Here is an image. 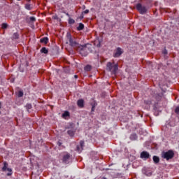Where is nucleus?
Masks as SVG:
<instances>
[{
    "label": "nucleus",
    "mask_w": 179,
    "mask_h": 179,
    "mask_svg": "<svg viewBox=\"0 0 179 179\" xmlns=\"http://www.w3.org/2000/svg\"><path fill=\"white\" fill-rule=\"evenodd\" d=\"M130 139L131 141H136V139H138V136H136L135 134H133L130 136Z\"/></svg>",
    "instance_id": "a211bd4d"
},
{
    "label": "nucleus",
    "mask_w": 179,
    "mask_h": 179,
    "mask_svg": "<svg viewBox=\"0 0 179 179\" xmlns=\"http://www.w3.org/2000/svg\"><path fill=\"white\" fill-rule=\"evenodd\" d=\"M80 19H83V13H82V14L80 16Z\"/></svg>",
    "instance_id": "f704fd0d"
},
{
    "label": "nucleus",
    "mask_w": 179,
    "mask_h": 179,
    "mask_svg": "<svg viewBox=\"0 0 179 179\" xmlns=\"http://www.w3.org/2000/svg\"><path fill=\"white\" fill-rule=\"evenodd\" d=\"M87 13H89V10H85V11H83V12L82 13L83 15V14L87 15Z\"/></svg>",
    "instance_id": "473e14b6"
},
{
    "label": "nucleus",
    "mask_w": 179,
    "mask_h": 179,
    "mask_svg": "<svg viewBox=\"0 0 179 179\" xmlns=\"http://www.w3.org/2000/svg\"><path fill=\"white\" fill-rule=\"evenodd\" d=\"M106 71L111 72L112 75H117L118 71V64H113L111 62H108L106 65Z\"/></svg>",
    "instance_id": "f03ea898"
},
{
    "label": "nucleus",
    "mask_w": 179,
    "mask_h": 179,
    "mask_svg": "<svg viewBox=\"0 0 179 179\" xmlns=\"http://www.w3.org/2000/svg\"><path fill=\"white\" fill-rule=\"evenodd\" d=\"M18 1H20V0H18Z\"/></svg>",
    "instance_id": "a19ab883"
},
{
    "label": "nucleus",
    "mask_w": 179,
    "mask_h": 179,
    "mask_svg": "<svg viewBox=\"0 0 179 179\" xmlns=\"http://www.w3.org/2000/svg\"><path fill=\"white\" fill-rule=\"evenodd\" d=\"M66 37L67 40H69V45H71V47H73L74 50H77L79 45H80V44H79L78 42H76V41H75V38L72 37L71 33H67Z\"/></svg>",
    "instance_id": "7ed1b4c3"
},
{
    "label": "nucleus",
    "mask_w": 179,
    "mask_h": 179,
    "mask_svg": "<svg viewBox=\"0 0 179 179\" xmlns=\"http://www.w3.org/2000/svg\"><path fill=\"white\" fill-rule=\"evenodd\" d=\"M76 150H77V152H82L83 150V149H82L80 145H77L76 146Z\"/></svg>",
    "instance_id": "a878e982"
},
{
    "label": "nucleus",
    "mask_w": 179,
    "mask_h": 179,
    "mask_svg": "<svg viewBox=\"0 0 179 179\" xmlns=\"http://www.w3.org/2000/svg\"><path fill=\"white\" fill-rule=\"evenodd\" d=\"M162 159H166V160H171V159L174 157V152L171 150H169L167 152L163 151L162 152Z\"/></svg>",
    "instance_id": "39448f33"
},
{
    "label": "nucleus",
    "mask_w": 179,
    "mask_h": 179,
    "mask_svg": "<svg viewBox=\"0 0 179 179\" xmlns=\"http://www.w3.org/2000/svg\"><path fill=\"white\" fill-rule=\"evenodd\" d=\"M163 96H164V93L160 92V93L155 94L154 97L157 100V101H160V100H162Z\"/></svg>",
    "instance_id": "1a4fd4ad"
},
{
    "label": "nucleus",
    "mask_w": 179,
    "mask_h": 179,
    "mask_svg": "<svg viewBox=\"0 0 179 179\" xmlns=\"http://www.w3.org/2000/svg\"><path fill=\"white\" fill-rule=\"evenodd\" d=\"M1 28L2 29H8V24L6 23H3L1 24Z\"/></svg>",
    "instance_id": "c756f323"
},
{
    "label": "nucleus",
    "mask_w": 179,
    "mask_h": 179,
    "mask_svg": "<svg viewBox=\"0 0 179 179\" xmlns=\"http://www.w3.org/2000/svg\"><path fill=\"white\" fill-rule=\"evenodd\" d=\"M97 47H100V44L97 45Z\"/></svg>",
    "instance_id": "4c0bfd02"
},
{
    "label": "nucleus",
    "mask_w": 179,
    "mask_h": 179,
    "mask_svg": "<svg viewBox=\"0 0 179 179\" xmlns=\"http://www.w3.org/2000/svg\"><path fill=\"white\" fill-rule=\"evenodd\" d=\"M25 9H27V10H31V6L30 4H26L25 5Z\"/></svg>",
    "instance_id": "b1692460"
},
{
    "label": "nucleus",
    "mask_w": 179,
    "mask_h": 179,
    "mask_svg": "<svg viewBox=\"0 0 179 179\" xmlns=\"http://www.w3.org/2000/svg\"><path fill=\"white\" fill-rule=\"evenodd\" d=\"M66 15H67V16H69V13H67V14H66Z\"/></svg>",
    "instance_id": "58836bf2"
},
{
    "label": "nucleus",
    "mask_w": 179,
    "mask_h": 179,
    "mask_svg": "<svg viewBox=\"0 0 179 179\" xmlns=\"http://www.w3.org/2000/svg\"><path fill=\"white\" fill-rule=\"evenodd\" d=\"M23 91H19L17 93V97H23Z\"/></svg>",
    "instance_id": "393cba45"
},
{
    "label": "nucleus",
    "mask_w": 179,
    "mask_h": 179,
    "mask_svg": "<svg viewBox=\"0 0 179 179\" xmlns=\"http://www.w3.org/2000/svg\"><path fill=\"white\" fill-rule=\"evenodd\" d=\"M69 24H75V20H73L72 18H69Z\"/></svg>",
    "instance_id": "5701e85b"
},
{
    "label": "nucleus",
    "mask_w": 179,
    "mask_h": 179,
    "mask_svg": "<svg viewBox=\"0 0 179 179\" xmlns=\"http://www.w3.org/2000/svg\"><path fill=\"white\" fill-rule=\"evenodd\" d=\"M7 171H9V173H7L8 176H10L12 174V169L7 168Z\"/></svg>",
    "instance_id": "cd10ccee"
},
{
    "label": "nucleus",
    "mask_w": 179,
    "mask_h": 179,
    "mask_svg": "<svg viewBox=\"0 0 179 179\" xmlns=\"http://www.w3.org/2000/svg\"><path fill=\"white\" fill-rule=\"evenodd\" d=\"M136 8L141 15H145V13L148 12L146 7L145 6H142L141 3H137Z\"/></svg>",
    "instance_id": "423d86ee"
},
{
    "label": "nucleus",
    "mask_w": 179,
    "mask_h": 179,
    "mask_svg": "<svg viewBox=\"0 0 179 179\" xmlns=\"http://www.w3.org/2000/svg\"><path fill=\"white\" fill-rule=\"evenodd\" d=\"M140 157L141 159H145V160H148V159L150 158V154H149V152H148L147 151H143L141 153Z\"/></svg>",
    "instance_id": "6e6552de"
},
{
    "label": "nucleus",
    "mask_w": 179,
    "mask_h": 179,
    "mask_svg": "<svg viewBox=\"0 0 179 179\" xmlns=\"http://www.w3.org/2000/svg\"><path fill=\"white\" fill-rule=\"evenodd\" d=\"M83 29H85V25L83 23H80L78 27H77V30L78 31H80L83 30Z\"/></svg>",
    "instance_id": "2eb2a0df"
},
{
    "label": "nucleus",
    "mask_w": 179,
    "mask_h": 179,
    "mask_svg": "<svg viewBox=\"0 0 179 179\" xmlns=\"http://www.w3.org/2000/svg\"><path fill=\"white\" fill-rule=\"evenodd\" d=\"M72 159V155L67 152H64L63 153H62V163H63V164H69V163H71V160Z\"/></svg>",
    "instance_id": "20e7f679"
},
{
    "label": "nucleus",
    "mask_w": 179,
    "mask_h": 179,
    "mask_svg": "<svg viewBox=\"0 0 179 179\" xmlns=\"http://www.w3.org/2000/svg\"><path fill=\"white\" fill-rule=\"evenodd\" d=\"M75 132H76V131H75L74 129H72L67 131V134H68V135H69V136H74Z\"/></svg>",
    "instance_id": "f8f14e48"
},
{
    "label": "nucleus",
    "mask_w": 179,
    "mask_h": 179,
    "mask_svg": "<svg viewBox=\"0 0 179 179\" xmlns=\"http://www.w3.org/2000/svg\"><path fill=\"white\" fill-rule=\"evenodd\" d=\"M27 23H34L36 22V17H30L29 18L27 19Z\"/></svg>",
    "instance_id": "ddd939ff"
},
{
    "label": "nucleus",
    "mask_w": 179,
    "mask_h": 179,
    "mask_svg": "<svg viewBox=\"0 0 179 179\" xmlns=\"http://www.w3.org/2000/svg\"><path fill=\"white\" fill-rule=\"evenodd\" d=\"M80 146L81 149H83V146H85V141H80Z\"/></svg>",
    "instance_id": "bb28decb"
},
{
    "label": "nucleus",
    "mask_w": 179,
    "mask_h": 179,
    "mask_svg": "<svg viewBox=\"0 0 179 179\" xmlns=\"http://www.w3.org/2000/svg\"><path fill=\"white\" fill-rule=\"evenodd\" d=\"M123 51L122 49H121V48H117L115 52V53L113 54V57L115 58H118V57H121V55L123 54Z\"/></svg>",
    "instance_id": "0eeeda50"
},
{
    "label": "nucleus",
    "mask_w": 179,
    "mask_h": 179,
    "mask_svg": "<svg viewBox=\"0 0 179 179\" xmlns=\"http://www.w3.org/2000/svg\"><path fill=\"white\" fill-rule=\"evenodd\" d=\"M84 70L85 71V72H90L92 71V66L88 64L85 66Z\"/></svg>",
    "instance_id": "dca6fc26"
},
{
    "label": "nucleus",
    "mask_w": 179,
    "mask_h": 179,
    "mask_svg": "<svg viewBox=\"0 0 179 179\" xmlns=\"http://www.w3.org/2000/svg\"><path fill=\"white\" fill-rule=\"evenodd\" d=\"M1 102H0V108H1Z\"/></svg>",
    "instance_id": "ea45409f"
},
{
    "label": "nucleus",
    "mask_w": 179,
    "mask_h": 179,
    "mask_svg": "<svg viewBox=\"0 0 179 179\" xmlns=\"http://www.w3.org/2000/svg\"><path fill=\"white\" fill-rule=\"evenodd\" d=\"M40 42L43 44H47L48 43V37L42 38H41Z\"/></svg>",
    "instance_id": "4468645a"
},
{
    "label": "nucleus",
    "mask_w": 179,
    "mask_h": 179,
    "mask_svg": "<svg viewBox=\"0 0 179 179\" xmlns=\"http://www.w3.org/2000/svg\"><path fill=\"white\" fill-rule=\"evenodd\" d=\"M41 52L42 54H48V50H47V48L45 47H43L41 48Z\"/></svg>",
    "instance_id": "6ab92c4d"
},
{
    "label": "nucleus",
    "mask_w": 179,
    "mask_h": 179,
    "mask_svg": "<svg viewBox=\"0 0 179 179\" xmlns=\"http://www.w3.org/2000/svg\"><path fill=\"white\" fill-rule=\"evenodd\" d=\"M8 162H3V166L2 169H1L2 171H6V170L8 169Z\"/></svg>",
    "instance_id": "f3484780"
},
{
    "label": "nucleus",
    "mask_w": 179,
    "mask_h": 179,
    "mask_svg": "<svg viewBox=\"0 0 179 179\" xmlns=\"http://www.w3.org/2000/svg\"><path fill=\"white\" fill-rule=\"evenodd\" d=\"M27 111H29V110H31L32 108V106H31V103H27L26 106H25Z\"/></svg>",
    "instance_id": "4be33fe9"
},
{
    "label": "nucleus",
    "mask_w": 179,
    "mask_h": 179,
    "mask_svg": "<svg viewBox=\"0 0 179 179\" xmlns=\"http://www.w3.org/2000/svg\"><path fill=\"white\" fill-rule=\"evenodd\" d=\"M13 38L14 40H17V38H19V34L17 32L14 33L13 35Z\"/></svg>",
    "instance_id": "aec40b11"
},
{
    "label": "nucleus",
    "mask_w": 179,
    "mask_h": 179,
    "mask_svg": "<svg viewBox=\"0 0 179 179\" xmlns=\"http://www.w3.org/2000/svg\"><path fill=\"white\" fill-rule=\"evenodd\" d=\"M176 114H179V106H177L175 109Z\"/></svg>",
    "instance_id": "7c9ffc66"
},
{
    "label": "nucleus",
    "mask_w": 179,
    "mask_h": 179,
    "mask_svg": "<svg viewBox=\"0 0 179 179\" xmlns=\"http://www.w3.org/2000/svg\"><path fill=\"white\" fill-rule=\"evenodd\" d=\"M76 51H78V52H79L82 57H87L89 52H93V45L90 43L79 45Z\"/></svg>",
    "instance_id": "f257e3e1"
},
{
    "label": "nucleus",
    "mask_w": 179,
    "mask_h": 179,
    "mask_svg": "<svg viewBox=\"0 0 179 179\" xmlns=\"http://www.w3.org/2000/svg\"><path fill=\"white\" fill-rule=\"evenodd\" d=\"M92 111H94V106H92Z\"/></svg>",
    "instance_id": "c9c22d12"
},
{
    "label": "nucleus",
    "mask_w": 179,
    "mask_h": 179,
    "mask_svg": "<svg viewBox=\"0 0 179 179\" xmlns=\"http://www.w3.org/2000/svg\"><path fill=\"white\" fill-rule=\"evenodd\" d=\"M75 79H78V75L74 76Z\"/></svg>",
    "instance_id": "e433bc0d"
},
{
    "label": "nucleus",
    "mask_w": 179,
    "mask_h": 179,
    "mask_svg": "<svg viewBox=\"0 0 179 179\" xmlns=\"http://www.w3.org/2000/svg\"><path fill=\"white\" fill-rule=\"evenodd\" d=\"M57 145H58V146H61V145H62V143H61L60 141H58Z\"/></svg>",
    "instance_id": "72a5a7b5"
},
{
    "label": "nucleus",
    "mask_w": 179,
    "mask_h": 179,
    "mask_svg": "<svg viewBox=\"0 0 179 179\" xmlns=\"http://www.w3.org/2000/svg\"><path fill=\"white\" fill-rule=\"evenodd\" d=\"M162 52H163L164 55H167V54H168L166 49H164Z\"/></svg>",
    "instance_id": "2f4dec72"
},
{
    "label": "nucleus",
    "mask_w": 179,
    "mask_h": 179,
    "mask_svg": "<svg viewBox=\"0 0 179 179\" xmlns=\"http://www.w3.org/2000/svg\"><path fill=\"white\" fill-rule=\"evenodd\" d=\"M144 103L147 105V106H150V104H152V101H144Z\"/></svg>",
    "instance_id": "c85d7f7f"
},
{
    "label": "nucleus",
    "mask_w": 179,
    "mask_h": 179,
    "mask_svg": "<svg viewBox=\"0 0 179 179\" xmlns=\"http://www.w3.org/2000/svg\"><path fill=\"white\" fill-rule=\"evenodd\" d=\"M70 113L69 111H65L63 114H62V117L63 118H65L66 117H69Z\"/></svg>",
    "instance_id": "412c9836"
},
{
    "label": "nucleus",
    "mask_w": 179,
    "mask_h": 179,
    "mask_svg": "<svg viewBox=\"0 0 179 179\" xmlns=\"http://www.w3.org/2000/svg\"><path fill=\"white\" fill-rule=\"evenodd\" d=\"M152 160H153V162H154V163H155V164H159V162H160V158H159V157L155 155V156H153V157H152Z\"/></svg>",
    "instance_id": "9b49d317"
},
{
    "label": "nucleus",
    "mask_w": 179,
    "mask_h": 179,
    "mask_svg": "<svg viewBox=\"0 0 179 179\" xmlns=\"http://www.w3.org/2000/svg\"><path fill=\"white\" fill-rule=\"evenodd\" d=\"M77 105L78 106V107H80V108H83L85 106V101H83V99H79L77 101Z\"/></svg>",
    "instance_id": "9d476101"
}]
</instances>
